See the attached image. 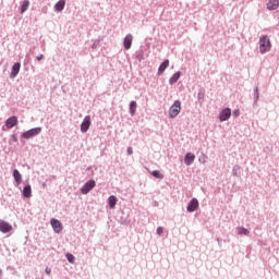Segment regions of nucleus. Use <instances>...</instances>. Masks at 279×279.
<instances>
[{"label":"nucleus","mask_w":279,"mask_h":279,"mask_svg":"<svg viewBox=\"0 0 279 279\" xmlns=\"http://www.w3.org/2000/svg\"><path fill=\"white\" fill-rule=\"evenodd\" d=\"M267 51H271V40L269 36L263 35L259 37V52L265 54Z\"/></svg>","instance_id":"obj_1"},{"label":"nucleus","mask_w":279,"mask_h":279,"mask_svg":"<svg viewBox=\"0 0 279 279\" xmlns=\"http://www.w3.org/2000/svg\"><path fill=\"white\" fill-rule=\"evenodd\" d=\"M182 110V102L180 100H175L173 105L169 108L168 114L169 119H175L178 114H180Z\"/></svg>","instance_id":"obj_2"},{"label":"nucleus","mask_w":279,"mask_h":279,"mask_svg":"<svg viewBox=\"0 0 279 279\" xmlns=\"http://www.w3.org/2000/svg\"><path fill=\"white\" fill-rule=\"evenodd\" d=\"M40 132H43V128L37 126V128L29 129L26 132H23L21 136L25 141H29V138H34L35 136H38V134H40Z\"/></svg>","instance_id":"obj_3"},{"label":"nucleus","mask_w":279,"mask_h":279,"mask_svg":"<svg viewBox=\"0 0 279 279\" xmlns=\"http://www.w3.org/2000/svg\"><path fill=\"white\" fill-rule=\"evenodd\" d=\"M95 186H97V183L95 182V180L90 179L82 186L81 189L82 195H88L94 190Z\"/></svg>","instance_id":"obj_4"},{"label":"nucleus","mask_w":279,"mask_h":279,"mask_svg":"<svg viewBox=\"0 0 279 279\" xmlns=\"http://www.w3.org/2000/svg\"><path fill=\"white\" fill-rule=\"evenodd\" d=\"M16 125H19V118L16 116H12L5 120L8 130H12V128H16Z\"/></svg>","instance_id":"obj_5"},{"label":"nucleus","mask_w":279,"mask_h":279,"mask_svg":"<svg viewBox=\"0 0 279 279\" xmlns=\"http://www.w3.org/2000/svg\"><path fill=\"white\" fill-rule=\"evenodd\" d=\"M90 130V116H86L81 123V132L86 134Z\"/></svg>","instance_id":"obj_6"},{"label":"nucleus","mask_w":279,"mask_h":279,"mask_svg":"<svg viewBox=\"0 0 279 279\" xmlns=\"http://www.w3.org/2000/svg\"><path fill=\"white\" fill-rule=\"evenodd\" d=\"M199 208V201L197 198H192L186 207L187 213H195Z\"/></svg>","instance_id":"obj_7"},{"label":"nucleus","mask_w":279,"mask_h":279,"mask_svg":"<svg viewBox=\"0 0 279 279\" xmlns=\"http://www.w3.org/2000/svg\"><path fill=\"white\" fill-rule=\"evenodd\" d=\"M230 117H232V109L225 108L221 110V112L219 114V121H221V122L228 121V119H230Z\"/></svg>","instance_id":"obj_8"},{"label":"nucleus","mask_w":279,"mask_h":279,"mask_svg":"<svg viewBox=\"0 0 279 279\" xmlns=\"http://www.w3.org/2000/svg\"><path fill=\"white\" fill-rule=\"evenodd\" d=\"M50 225L57 234H60V232H62V222H60V220L52 218L50 220Z\"/></svg>","instance_id":"obj_9"},{"label":"nucleus","mask_w":279,"mask_h":279,"mask_svg":"<svg viewBox=\"0 0 279 279\" xmlns=\"http://www.w3.org/2000/svg\"><path fill=\"white\" fill-rule=\"evenodd\" d=\"M0 232H2L3 234H8V232H12V225H10V222L1 220Z\"/></svg>","instance_id":"obj_10"},{"label":"nucleus","mask_w":279,"mask_h":279,"mask_svg":"<svg viewBox=\"0 0 279 279\" xmlns=\"http://www.w3.org/2000/svg\"><path fill=\"white\" fill-rule=\"evenodd\" d=\"M20 72H21V62H15L12 65V70H11V73H10L11 80H14V77H16V75H19Z\"/></svg>","instance_id":"obj_11"},{"label":"nucleus","mask_w":279,"mask_h":279,"mask_svg":"<svg viewBox=\"0 0 279 279\" xmlns=\"http://www.w3.org/2000/svg\"><path fill=\"white\" fill-rule=\"evenodd\" d=\"M132 40H134V37L132 36V34H128L124 37L123 47H124V49H126V51L132 49Z\"/></svg>","instance_id":"obj_12"},{"label":"nucleus","mask_w":279,"mask_h":279,"mask_svg":"<svg viewBox=\"0 0 279 279\" xmlns=\"http://www.w3.org/2000/svg\"><path fill=\"white\" fill-rule=\"evenodd\" d=\"M193 162H195V155L192 153L185 154L184 165H186V167H191Z\"/></svg>","instance_id":"obj_13"},{"label":"nucleus","mask_w":279,"mask_h":279,"mask_svg":"<svg viewBox=\"0 0 279 279\" xmlns=\"http://www.w3.org/2000/svg\"><path fill=\"white\" fill-rule=\"evenodd\" d=\"M22 195H23V197H25L26 199H29V197H32V185H31V184H26V185L23 187Z\"/></svg>","instance_id":"obj_14"},{"label":"nucleus","mask_w":279,"mask_h":279,"mask_svg":"<svg viewBox=\"0 0 279 279\" xmlns=\"http://www.w3.org/2000/svg\"><path fill=\"white\" fill-rule=\"evenodd\" d=\"M278 8H279V0H268L267 10L274 11V10H278Z\"/></svg>","instance_id":"obj_15"},{"label":"nucleus","mask_w":279,"mask_h":279,"mask_svg":"<svg viewBox=\"0 0 279 279\" xmlns=\"http://www.w3.org/2000/svg\"><path fill=\"white\" fill-rule=\"evenodd\" d=\"M253 107L256 108L258 106V99H260V92L258 90V87H255L253 90Z\"/></svg>","instance_id":"obj_16"},{"label":"nucleus","mask_w":279,"mask_h":279,"mask_svg":"<svg viewBox=\"0 0 279 279\" xmlns=\"http://www.w3.org/2000/svg\"><path fill=\"white\" fill-rule=\"evenodd\" d=\"M13 178H14V181L16 182L17 186L20 184H22L23 182V175L21 174V172L17 170V169H14L13 170Z\"/></svg>","instance_id":"obj_17"},{"label":"nucleus","mask_w":279,"mask_h":279,"mask_svg":"<svg viewBox=\"0 0 279 279\" xmlns=\"http://www.w3.org/2000/svg\"><path fill=\"white\" fill-rule=\"evenodd\" d=\"M65 5H66V1L65 0H59L54 4V12H62V10H64Z\"/></svg>","instance_id":"obj_18"},{"label":"nucleus","mask_w":279,"mask_h":279,"mask_svg":"<svg viewBox=\"0 0 279 279\" xmlns=\"http://www.w3.org/2000/svg\"><path fill=\"white\" fill-rule=\"evenodd\" d=\"M168 66H169V59H166L163 62L160 63L158 68V75H162V72L167 71Z\"/></svg>","instance_id":"obj_19"},{"label":"nucleus","mask_w":279,"mask_h":279,"mask_svg":"<svg viewBox=\"0 0 279 279\" xmlns=\"http://www.w3.org/2000/svg\"><path fill=\"white\" fill-rule=\"evenodd\" d=\"M180 77H182V72H175L170 78H169V84L173 85L177 84L178 80H180Z\"/></svg>","instance_id":"obj_20"},{"label":"nucleus","mask_w":279,"mask_h":279,"mask_svg":"<svg viewBox=\"0 0 279 279\" xmlns=\"http://www.w3.org/2000/svg\"><path fill=\"white\" fill-rule=\"evenodd\" d=\"M117 202H119V198H117V196L114 195L109 196L108 197L109 208H116Z\"/></svg>","instance_id":"obj_21"},{"label":"nucleus","mask_w":279,"mask_h":279,"mask_svg":"<svg viewBox=\"0 0 279 279\" xmlns=\"http://www.w3.org/2000/svg\"><path fill=\"white\" fill-rule=\"evenodd\" d=\"M236 231L240 236H247L250 234V231L245 227H238Z\"/></svg>","instance_id":"obj_22"},{"label":"nucleus","mask_w":279,"mask_h":279,"mask_svg":"<svg viewBox=\"0 0 279 279\" xmlns=\"http://www.w3.org/2000/svg\"><path fill=\"white\" fill-rule=\"evenodd\" d=\"M129 112H130L131 117H134L136 114V101L132 100L130 102Z\"/></svg>","instance_id":"obj_23"},{"label":"nucleus","mask_w":279,"mask_h":279,"mask_svg":"<svg viewBox=\"0 0 279 279\" xmlns=\"http://www.w3.org/2000/svg\"><path fill=\"white\" fill-rule=\"evenodd\" d=\"M29 10V0H24L22 5H21V13L25 14Z\"/></svg>","instance_id":"obj_24"},{"label":"nucleus","mask_w":279,"mask_h":279,"mask_svg":"<svg viewBox=\"0 0 279 279\" xmlns=\"http://www.w3.org/2000/svg\"><path fill=\"white\" fill-rule=\"evenodd\" d=\"M232 175H234V178H239L241 175V166L239 165L233 166Z\"/></svg>","instance_id":"obj_25"},{"label":"nucleus","mask_w":279,"mask_h":279,"mask_svg":"<svg viewBox=\"0 0 279 279\" xmlns=\"http://www.w3.org/2000/svg\"><path fill=\"white\" fill-rule=\"evenodd\" d=\"M150 175H153V178H156L157 180L165 179V174L160 173V171L158 170H154L153 172H150Z\"/></svg>","instance_id":"obj_26"},{"label":"nucleus","mask_w":279,"mask_h":279,"mask_svg":"<svg viewBox=\"0 0 279 279\" xmlns=\"http://www.w3.org/2000/svg\"><path fill=\"white\" fill-rule=\"evenodd\" d=\"M204 97H206V93L204 92V89H199V92L197 93V100L204 101Z\"/></svg>","instance_id":"obj_27"},{"label":"nucleus","mask_w":279,"mask_h":279,"mask_svg":"<svg viewBox=\"0 0 279 279\" xmlns=\"http://www.w3.org/2000/svg\"><path fill=\"white\" fill-rule=\"evenodd\" d=\"M66 260L73 265L75 263V256L71 253L65 254Z\"/></svg>","instance_id":"obj_28"},{"label":"nucleus","mask_w":279,"mask_h":279,"mask_svg":"<svg viewBox=\"0 0 279 279\" xmlns=\"http://www.w3.org/2000/svg\"><path fill=\"white\" fill-rule=\"evenodd\" d=\"M136 59L141 61L145 60V51L140 50L136 54Z\"/></svg>","instance_id":"obj_29"},{"label":"nucleus","mask_w":279,"mask_h":279,"mask_svg":"<svg viewBox=\"0 0 279 279\" xmlns=\"http://www.w3.org/2000/svg\"><path fill=\"white\" fill-rule=\"evenodd\" d=\"M241 114V110L239 109H235L233 112H232V117H234V119L239 118Z\"/></svg>","instance_id":"obj_30"},{"label":"nucleus","mask_w":279,"mask_h":279,"mask_svg":"<svg viewBox=\"0 0 279 279\" xmlns=\"http://www.w3.org/2000/svg\"><path fill=\"white\" fill-rule=\"evenodd\" d=\"M120 223H121L122 226H128V225L130 223V219H128V218H125V219L121 218Z\"/></svg>","instance_id":"obj_31"},{"label":"nucleus","mask_w":279,"mask_h":279,"mask_svg":"<svg viewBox=\"0 0 279 279\" xmlns=\"http://www.w3.org/2000/svg\"><path fill=\"white\" fill-rule=\"evenodd\" d=\"M156 232H157L158 236H160V234H162V232H165V229L162 227H158Z\"/></svg>","instance_id":"obj_32"},{"label":"nucleus","mask_w":279,"mask_h":279,"mask_svg":"<svg viewBox=\"0 0 279 279\" xmlns=\"http://www.w3.org/2000/svg\"><path fill=\"white\" fill-rule=\"evenodd\" d=\"M11 138H12L13 143H19V136H16V134H12Z\"/></svg>","instance_id":"obj_33"},{"label":"nucleus","mask_w":279,"mask_h":279,"mask_svg":"<svg viewBox=\"0 0 279 279\" xmlns=\"http://www.w3.org/2000/svg\"><path fill=\"white\" fill-rule=\"evenodd\" d=\"M126 154L128 156H132V154H134V150L132 149V147L126 148Z\"/></svg>","instance_id":"obj_34"},{"label":"nucleus","mask_w":279,"mask_h":279,"mask_svg":"<svg viewBox=\"0 0 279 279\" xmlns=\"http://www.w3.org/2000/svg\"><path fill=\"white\" fill-rule=\"evenodd\" d=\"M45 274H47V276H51V268L46 267Z\"/></svg>","instance_id":"obj_35"},{"label":"nucleus","mask_w":279,"mask_h":279,"mask_svg":"<svg viewBox=\"0 0 279 279\" xmlns=\"http://www.w3.org/2000/svg\"><path fill=\"white\" fill-rule=\"evenodd\" d=\"M98 45H99V40H96V41L93 44L92 49H97Z\"/></svg>","instance_id":"obj_36"},{"label":"nucleus","mask_w":279,"mask_h":279,"mask_svg":"<svg viewBox=\"0 0 279 279\" xmlns=\"http://www.w3.org/2000/svg\"><path fill=\"white\" fill-rule=\"evenodd\" d=\"M44 58H45V54H40V56L36 57V60H37L38 62H40V60H43Z\"/></svg>","instance_id":"obj_37"},{"label":"nucleus","mask_w":279,"mask_h":279,"mask_svg":"<svg viewBox=\"0 0 279 279\" xmlns=\"http://www.w3.org/2000/svg\"><path fill=\"white\" fill-rule=\"evenodd\" d=\"M1 276H3V270H2V269H0V277H1Z\"/></svg>","instance_id":"obj_38"},{"label":"nucleus","mask_w":279,"mask_h":279,"mask_svg":"<svg viewBox=\"0 0 279 279\" xmlns=\"http://www.w3.org/2000/svg\"><path fill=\"white\" fill-rule=\"evenodd\" d=\"M90 169H93V167L89 166V167L87 168V170H90Z\"/></svg>","instance_id":"obj_39"},{"label":"nucleus","mask_w":279,"mask_h":279,"mask_svg":"<svg viewBox=\"0 0 279 279\" xmlns=\"http://www.w3.org/2000/svg\"><path fill=\"white\" fill-rule=\"evenodd\" d=\"M204 161V159H199V162Z\"/></svg>","instance_id":"obj_40"},{"label":"nucleus","mask_w":279,"mask_h":279,"mask_svg":"<svg viewBox=\"0 0 279 279\" xmlns=\"http://www.w3.org/2000/svg\"><path fill=\"white\" fill-rule=\"evenodd\" d=\"M204 161V159H199V162Z\"/></svg>","instance_id":"obj_41"}]
</instances>
